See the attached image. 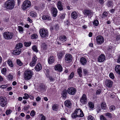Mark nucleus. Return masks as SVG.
I'll return each instance as SVG.
<instances>
[{
  "label": "nucleus",
  "mask_w": 120,
  "mask_h": 120,
  "mask_svg": "<svg viewBox=\"0 0 120 120\" xmlns=\"http://www.w3.org/2000/svg\"><path fill=\"white\" fill-rule=\"evenodd\" d=\"M88 105L89 107L91 109H93L94 107V104L91 102H89Z\"/></svg>",
  "instance_id": "obj_43"
},
{
  "label": "nucleus",
  "mask_w": 120,
  "mask_h": 120,
  "mask_svg": "<svg viewBox=\"0 0 120 120\" xmlns=\"http://www.w3.org/2000/svg\"><path fill=\"white\" fill-rule=\"evenodd\" d=\"M18 29L20 33H22L23 32V29L21 26H19L18 27Z\"/></svg>",
  "instance_id": "obj_34"
},
{
  "label": "nucleus",
  "mask_w": 120,
  "mask_h": 120,
  "mask_svg": "<svg viewBox=\"0 0 120 120\" xmlns=\"http://www.w3.org/2000/svg\"><path fill=\"white\" fill-rule=\"evenodd\" d=\"M56 30V31H57L59 30V26L58 24H56L55 25Z\"/></svg>",
  "instance_id": "obj_63"
},
{
  "label": "nucleus",
  "mask_w": 120,
  "mask_h": 120,
  "mask_svg": "<svg viewBox=\"0 0 120 120\" xmlns=\"http://www.w3.org/2000/svg\"><path fill=\"white\" fill-rule=\"evenodd\" d=\"M99 23L97 19L94 20L93 22V24L95 26H98Z\"/></svg>",
  "instance_id": "obj_33"
},
{
  "label": "nucleus",
  "mask_w": 120,
  "mask_h": 120,
  "mask_svg": "<svg viewBox=\"0 0 120 120\" xmlns=\"http://www.w3.org/2000/svg\"><path fill=\"white\" fill-rule=\"evenodd\" d=\"M7 63L9 66L11 67H13V65L11 60H8L7 61Z\"/></svg>",
  "instance_id": "obj_37"
},
{
  "label": "nucleus",
  "mask_w": 120,
  "mask_h": 120,
  "mask_svg": "<svg viewBox=\"0 0 120 120\" xmlns=\"http://www.w3.org/2000/svg\"><path fill=\"white\" fill-rule=\"evenodd\" d=\"M108 13L106 12H104L103 13L102 15V18H105L108 15Z\"/></svg>",
  "instance_id": "obj_45"
},
{
  "label": "nucleus",
  "mask_w": 120,
  "mask_h": 120,
  "mask_svg": "<svg viewBox=\"0 0 120 120\" xmlns=\"http://www.w3.org/2000/svg\"><path fill=\"white\" fill-rule=\"evenodd\" d=\"M67 92V90H64L63 91L62 95L63 99H65L66 98Z\"/></svg>",
  "instance_id": "obj_25"
},
{
  "label": "nucleus",
  "mask_w": 120,
  "mask_h": 120,
  "mask_svg": "<svg viewBox=\"0 0 120 120\" xmlns=\"http://www.w3.org/2000/svg\"><path fill=\"white\" fill-rule=\"evenodd\" d=\"M5 7L8 9H11L14 7L15 2L14 0H8L5 3Z\"/></svg>",
  "instance_id": "obj_3"
},
{
  "label": "nucleus",
  "mask_w": 120,
  "mask_h": 120,
  "mask_svg": "<svg viewBox=\"0 0 120 120\" xmlns=\"http://www.w3.org/2000/svg\"><path fill=\"white\" fill-rule=\"evenodd\" d=\"M33 51L36 52H38V51L37 49V47L36 46L34 45L32 47V48Z\"/></svg>",
  "instance_id": "obj_46"
},
{
  "label": "nucleus",
  "mask_w": 120,
  "mask_h": 120,
  "mask_svg": "<svg viewBox=\"0 0 120 120\" xmlns=\"http://www.w3.org/2000/svg\"><path fill=\"white\" fill-rule=\"evenodd\" d=\"M23 47L22 44L21 43H18L16 45V48L21 49Z\"/></svg>",
  "instance_id": "obj_38"
},
{
  "label": "nucleus",
  "mask_w": 120,
  "mask_h": 120,
  "mask_svg": "<svg viewBox=\"0 0 120 120\" xmlns=\"http://www.w3.org/2000/svg\"><path fill=\"white\" fill-rule=\"evenodd\" d=\"M24 96H23V98L24 99H27L29 98V95L26 93H25L24 94Z\"/></svg>",
  "instance_id": "obj_49"
},
{
  "label": "nucleus",
  "mask_w": 120,
  "mask_h": 120,
  "mask_svg": "<svg viewBox=\"0 0 120 120\" xmlns=\"http://www.w3.org/2000/svg\"><path fill=\"white\" fill-rule=\"evenodd\" d=\"M33 75V71L31 70H26L24 74V78L26 80H29L32 78Z\"/></svg>",
  "instance_id": "obj_2"
},
{
  "label": "nucleus",
  "mask_w": 120,
  "mask_h": 120,
  "mask_svg": "<svg viewBox=\"0 0 120 120\" xmlns=\"http://www.w3.org/2000/svg\"><path fill=\"white\" fill-rule=\"evenodd\" d=\"M65 14H61L60 15V17L61 19H64L65 18Z\"/></svg>",
  "instance_id": "obj_57"
},
{
  "label": "nucleus",
  "mask_w": 120,
  "mask_h": 120,
  "mask_svg": "<svg viewBox=\"0 0 120 120\" xmlns=\"http://www.w3.org/2000/svg\"><path fill=\"white\" fill-rule=\"evenodd\" d=\"M55 69L56 70L61 72L62 71V68L61 65L59 64L56 65L55 67Z\"/></svg>",
  "instance_id": "obj_16"
},
{
  "label": "nucleus",
  "mask_w": 120,
  "mask_h": 120,
  "mask_svg": "<svg viewBox=\"0 0 120 120\" xmlns=\"http://www.w3.org/2000/svg\"><path fill=\"white\" fill-rule=\"evenodd\" d=\"M31 44V42H25L24 43L25 46L26 47H29L30 46Z\"/></svg>",
  "instance_id": "obj_50"
},
{
  "label": "nucleus",
  "mask_w": 120,
  "mask_h": 120,
  "mask_svg": "<svg viewBox=\"0 0 120 120\" xmlns=\"http://www.w3.org/2000/svg\"><path fill=\"white\" fill-rule=\"evenodd\" d=\"M100 119L101 120H106V118L103 115L100 116Z\"/></svg>",
  "instance_id": "obj_60"
},
{
  "label": "nucleus",
  "mask_w": 120,
  "mask_h": 120,
  "mask_svg": "<svg viewBox=\"0 0 120 120\" xmlns=\"http://www.w3.org/2000/svg\"><path fill=\"white\" fill-rule=\"evenodd\" d=\"M115 70L116 72L118 74H120V65H118L115 67Z\"/></svg>",
  "instance_id": "obj_23"
},
{
  "label": "nucleus",
  "mask_w": 120,
  "mask_h": 120,
  "mask_svg": "<svg viewBox=\"0 0 120 120\" xmlns=\"http://www.w3.org/2000/svg\"><path fill=\"white\" fill-rule=\"evenodd\" d=\"M38 36L37 34H32L31 36L32 39H36L38 38Z\"/></svg>",
  "instance_id": "obj_35"
},
{
  "label": "nucleus",
  "mask_w": 120,
  "mask_h": 120,
  "mask_svg": "<svg viewBox=\"0 0 120 120\" xmlns=\"http://www.w3.org/2000/svg\"><path fill=\"white\" fill-rule=\"evenodd\" d=\"M12 111L11 110L9 109L7 110L6 111V114L7 115H8L9 114H10L11 113V112Z\"/></svg>",
  "instance_id": "obj_58"
},
{
  "label": "nucleus",
  "mask_w": 120,
  "mask_h": 120,
  "mask_svg": "<svg viewBox=\"0 0 120 120\" xmlns=\"http://www.w3.org/2000/svg\"><path fill=\"white\" fill-rule=\"evenodd\" d=\"M7 77L9 80H11L13 79V76L12 74L10 73L8 75Z\"/></svg>",
  "instance_id": "obj_36"
},
{
  "label": "nucleus",
  "mask_w": 120,
  "mask_h": 120,
  "mask_svg": "<svg viewBox=\"0 0 120 120\" xmlns=\"http://www.w3.org/2000/svg\"><path fill=\"white\" fill-rule=\"evenodd\" d=\"M88 120H95V119L93 116L91 115H89L88 117Z\"/></svg>",
  "instance_id": "obj_51"
},
{
  "label": "nucleus",
  "mask_w": 120,
  "mask_h": 120,
  "mask_svg": "<svg viewBox=\"0 0 120 120\" xmlns=\"http://www.w3.org/2000/svg\"><path fill=\"white\" fill-rule=\"evenodd\" d=\"M51 11L53 16L54 17H56L57 15V9L54 7H52L51 8Z\"/></svg>",
  "instance_id": "obj_14"
},
{
  "label": "nucleus",
  "mask_w": 120,
  "mask_h": 120,
  "mask_svg": "<svg viewBox=\"0 0 120 120\" xmlns=\"http://www.w3.org/2000/svg\"><path fill=\"white\" fill-rule=\"evenodd\" d=\"M13 34L12 32H4L3 34L4 38L6 39L10 40L13 37Z\"/></svg>",
  "instance_id": "obj_5"
},
{
  "label": "nucleus",
  "mask_w": 120,
  "mask_h": 120,
  "mask_svg": "<svg viewBox=\"0 0 120 120\" xmlns=\"http://www.w3.org/2000/svg\"><path fill=\"white\" fill-rule=\"evenodd\" d=\"M63 55V53L61 52H59L57 54V56L59 59L61 58Z\"/></svg>",
  "instance_id": "obj_41"
},
{
  "label": "nucleus",
  "mask_w": 120,
  "mask_h": 120,
  "mask_svg": "<svg viewBox=\"0 0 120 120\" xmlns=\"http://www.w3.org/2000/svg\"><path fill=\"white\" fill-rule=\"evenodd\" d=\"M60 41L63 43V42H64L66 40L67 38L65 36L62 35L60 37Z\"/></svg>",
  "instance_id": "obj_24"
},
{
  "label": "nucleus",
  "mask_w": 120,
  "mask_h": 120,
  "mask_svg": "<svg viewBox=\"0 0 120 120\" xmlns=\"http://www.w3.org/2000/svg\"><path fill=\"white\" fill-rule=\"evenodd\" d=\"M84 74L88 75V72L87 69H84L83 70Z\"/></svg>",
  "instance_id": "obj_54"
},
{
  "label": "nucleus",
  "mask_w": 120,
  "mask_h": 120,
  "mask_svg": "<svg viewBox=\"0 0 120 120\" xmlns=\"http://www.w3.org/2000/svg\"><path fill=\"white\" fill-rule=\"evenodd\" d=\"M49 80L51 81H55V79L54 77L52 76H50L49 77Z\"/></svg>",
  "instance_id": "obj_59"
},
{
  "label": "nucleus",
  "mask_w": 120,
  "mask_h": 120,
  "mask_svg": "<svg viewBox=\"0 0 120 120\" xmlns=\"http://www.w3.org/2000/svg\"><path fill=\"white\" fill-rule=\"evenodd\" d=\"M78 17V15L76 12L73 11L71 14V17L73 19H75L77 18Z\"/></svg>",
  "instance_id": "obj_19"
},
{
  "label": "nucleus",
  "mask_w": 120,
  "mask_h": 120,
  "mask_svg": "<svg viewBox=\"0 0 120 120\" xmlns=\"http://www.w3.org/2000/svg\"><path fill=\"white\" fill-rule=\"evenodd\" d=\"M31 5L30 1L28 0H26L23 3L22 6L23 10H25Z\"/></svg>",
  "instance_id": "obj_4"
},
{
  "label": "nucleus",
  "mask_w": 120,
  "mask_h": 120,
  "mask_svg": "<svg viewBox=\"0 0 120 120\" xmlns=\"http://www.w3.org/2000/svg\"><path fill=\"white\" fill-rule=\"evenodd\" d=\"M21 51V49L16 48L13 52V54L15 55H18L20 53Z\"/></svg>",
  "instance_id": "obj_18"
},
{
  "label": "nucleus",
  "mask_w": 120,
  "mask_h": 120,
  "mask_svg": "<svg viewBox=\"0 0 120 120\" xmlns=\"http://www.w3.org/2000/svg\"><path fill=\"white\" fill-rule=\"evenodd\" d=\"M67 91L69 94L73 95L76 93V89L74 87H70L68 89Z\"/></svg>",
  "instance_id": "obj_10"
},
{
  "label": "nucleus",
  "mask_w": 120,
  "mask_h": 120,
  "mask_svg": "<svg viewBox=\"0 0 120 120\" xmlns=\"http://www.w3.org/2000/svg\"><path fill=\"white\" fill-rule=\"evenodd\" d=\"M54 61V58L52 56H51L49 58L48 60V62L49 64L53 63Z\"/></svg>",
  "instance_id": "obj_21"
},
{
  "label": "nucleus",
  "mask_w": 120,
  "mask_h": 120,
  "mask_svg": "<svg viewBox=\"0 0 120 120\" xmlns=\"http://www.w3.org/2000/svg\"><path fill=\"white\" fill-rule=\"evenodd\" d=\"M105 115L108 118L111 119L112 117V115L111 113H110L108 112L105 113Z\"/></svg>",
  "instance_id": "obj_30"
},
{
  "label": "nucleus",
  "mask_w": 120,
  "mask_h": 120,
  "mask_svg": "<svg viewBox=\"0 0 120 120\" xmlns=\"http://www.w3.org/2000/svg\"><path fill=\"white\" fill-rule=\"evenodd\" d=\"M115 107L113 105L110 106L109 108V110L111 111H112L114 110H115Z\"/></svg>",
  "instance_id": "obj_48"
},
{
  "label": "nucleus",
  "mask_w": 120,
  "mask_h": 120,
  "mask_svg": "<svg viewBox=\"0 0 120 120\" xmlns=\"http://www.w3.org/2000/svg\"><path fill=\"white\" fill-rule=\"evenodd\" d=\"M1 73L4 75L6 74V69L5 68H3L1 71Z\"/></svg>",
  "instance_id": "obj_42"
},
{
  "label": "nucleus",
  "mask_w": 120,
  "mask_h": 120,
  "mask_svg": "<svg viewBox=\"0 0 120 120\" xmlns=\"http://www.w3.org/2000/svg\"><path fill=\"white\" fill-rule=\"evenodd\" d=\"M37 60V58L36 56H34L32 58V61L36 63Z\"/></svg>",
  "instance_id": "obj_56"
},
{
  "label": "nucleus",
  "mask_w": 120,
  "mask_h": 120,
  "mask_svg": "<svg viewBox=\"0 0 120 120\" xmlns=\"http://www.w3.org/2000/svg\"><path fill=\"white\" fill-rule=\"evenodd\" d=\"M16 63L18 65L21 66L23 65V63L19 59H17L16 60Z\"/></svg>",
  "instance_id": "obj_40"
},
{
  "label": "nucleus",
  "mask_w": 120,
  "mask_h": 120,
  "mask_svg": "<svg viewBox=\"0 0 120 120\" xmlns=\"http://www.w3.org/2000/svg\"><path fill=\"white\" fill-rule=\"evenodd\" d=\"M37 14L34 11H31L30 13V16L32 17H36L37 16Z\"/></svg>",
  "instance_id": "obj_29"
},
{
  "label": "nucleus",
  "mask_w": 120,
  "mask_h": 120,
  "mask_svg": "<svg viewBox=\"0 0 120 120\" xmlns=\"http://www.w3.org/2000/svg\"><path fill=\"white\" fill-rule=\"evenodd\" d=\"M101 106L102 109H106L107 108L106 103L104 102H103L101 103Z\"/></svg>",
  "instance_id": "obj_28"
},
{
  "label": "nucleus",
  "mask_w": 120,
  "mask_h": 120,
  "mask_svg": "<svg viewBox=\"0 0 120 120\" xmlns=\"http://www.w3.org/2000/svg\"><path fill=\"white\" fill-rule=\"evenodd\" d=\"M112 4V1H109L107 4V5L109 7L111 6Z\"/></svg>",
  "instance_id": "obj_64"
},
{
  "label": "nucleus",
  "mask_w": 120,
  "mask_h": 120,
  "mask_svg": "<svg viewBox=\"0 0 120 120\" xmlns=\"http://www.w3.org/2000/svg\"><path fill=\"white\" fill-rule=\"evenodd\" d=\"M109 76L111 79H113L114 78V76L113 74L112 73H110L109 74Z\"/></svg>",
  "instance_id": "obj_52"
},
{
  "label": "nucleus",
  "mask_w": 120,
  "mask_h": 120,
  "mask_svg": "<svg viewBox=\"0 0 120 120\" xmlns=\"http://www.w3.org/2000/svg\"><path fill=\"white\" fill-rule=\"evenodd\" d=\"M57 6L59 10L61 11L63 10V8L61 4V2L60 1H59L57 2Z\"/></svg>",
  "instance_id": "obj_20"
},
{
  "label": "nucleus",
  "mask_w": 120,
  "mask_h": 120,
  "mask_svg": "<svg viewBox=\"0 0 120 120\" xmlns=\"http://www.w3.org/2000/svg\"><path fill=\"white\" fill-rule=\"evenodd\" d=\"M77 71L79 76L81 77L82 76V71L81 68H78L77 70Z\"/></svg>",
  "instance_id": "obj_32"
},
{
  "label": "nucleus",
  "mask_w": 120,
  "mask_h": 120,
  "mask_svg": "<svg viewBox=\"0 0 120 120\" xmlns=\"http://www.w3.org/2000/svg\"><path fill=\"white\" fill-rule=\"evenodd\" d=\"M39 33L40 36L42 38H45L48 35V31L45 29L42 28L41 29Z\"/></svg>",
  "instance_id": "obj_6"
},
{
  "label": "nucleus",
  "mask_w": 120,
  "mask_h": 120,
  "mask_svg": "<svg viewBox=\"0 0 120 120\" xmlns=\"http://www.w3.org/2000/svg\"><path fill=\"white\" fill-rule=\"evenodd\" d=\"M58 108V105L57 104H54L52 107V109L53 110L55 111H56L57 110Z\"/></svg>",
  "instance_id": "obj_39"
},
{
  "label": "nucleus",
  "mask_w": 120,
  "mask_h": 120,
  "mask_svg": "<svg viewBox=\"0 0 120 120\" xmlns=\"http://www.w3.org/2000/svg\"><path fill=\"white\" fill-rule=\"evenodd\" d=\"M84 114L82 111L80 109H77L72 114L71 117L73 119H75L77 117H82Z\"/></svg>",
  "instance_id": "obj_1"
},
{
  "label": "nucleus",
  "mask_w": 120,
  "mask_h": 120,
  "mask_svg": "<svg viewBox=\"0 0 120 120\" xmlns=\"http://www.w3.org/2000/svg\"><path fill=\"white\" fill-rule=\"evenodd\" d=\"M96 40L97 43L98 45L101 44L104 41L103 37L101 35H99L97 37Z\"/></svg>",
  "instance_id": "obj_9"
},
{
  "label": "nucleus",
  "mask_w": 120,
  "mask_h": 120,
  "mask_svg": "<svg viewBox=\"0 0 120 120\" xmlns=\"http://www.w3.org/2000/svg\"><path fill=\"white\" fill-rule=\"evenodd\" d=\"M71 55L69 54H67L65 56V60L66 63H68L71 62L72 60Z\"/></svg>",
  "instance_id": "obj_11"
},
{
  "label": "nucleus",
  "mask_w": 120,
  "mask_h": 120,
  "mask_svg": "<svg viewBox=\"0 0 120 120\" xmlns=\"http://www.w3.org/2000/svg\"><path fill=\"white\" fill-rule=\"evenodd\" d=\"M36 112H35L34 110H32L30 112V116L33 117L36 114Z\"/></svg>",
  "instance_id": "obj_47"
},
{
  "label": "nucleus",
  "mask_w": 120,
  "mask_h": 120,
  "mask_svg": "<svg viewBox=\"0 0 120 120\" xmlns=\"http://www.w3.org/2000/svg\"><path fill=\"white\" fill-rule=\"evenodd\" d=\"M7 86L6 85H3L1 86H0V88H1L2 89H5L7 87Z\"/></svg>",
  "instance_id": "obj_61"
},
{
  "label": "nucleus",
  "mask_w": 120,
  "mask_h": 120,
  "mask_svg": "<svg viewBox=\"0 0 120 120\" xmlns=\"http://www.w3.org/2000/svg\"><path fill=\"white\" fill-rule=\"evenodd\" d=\"M117 60V62L118 63H120V55L118 56Z\"/></svg>",
  "instance_id": "obj_62"
},
{
  "label": "nucleus",
  "mask_w": 120,
  "mask_h": 120,
  "mask_svg": "<svg viewBox=\"0 0 120 120\" xmlns=\"http://www.w3.org/2000/svg\"><path fill=\"white\" fill-rule=\"evenodd\" d=\"M39 88L41 90H45L46 86L44 84H41Z\"/></svg>",
  "instance_id": "obj_31"
},
{
  "label": "nucleus",
  "mask_w": 120,
  "mask_h": 120,
  "mask_svg": "<svg viewBox=\"0 0 120 120\" xmlns=\"http://www.w3.org/2000/svg\"><path fill=\"white\" fill-rule=\"evenodd\" d=\"M0 105L2 107H4L6 105L7 103L6 99L5 97L2 96L0 97Z\"/></svg>",
  "instance_id": "obj_12"
},
{
  "label": "nucleus",
  "mask_w": 120,
  "mask_h": 120,
  "mask_svg": "<svg viewBox=\"0 0 120 120\" xmlns=\"http://www.w3.org/2000/svg\"><path fill=\"white\" fill-rule=\"evenodd\" d=\"M113 82L110 79H107L105 82V85L107 87L110 88L112 86Z\"/></svg>",
  "instance_id": "obj_13"
},
{
  "label": "nucleus",
  "mask_w": 120,
  "mask_h": 120,
  "mask_svg": "<svg viewBox=\"0 0 120 120\" xmlns=\"http://www.w3.org/2000/svg\"><path fill=\"white\" fill-rule=\"evenodd\" d=\"M42 66L41 64L40 63H38L36 66L35 69L37 71H39L40 70Z\"/></svg>",
  "instance_id": "obj_22"
},
{
  "label": "nucleus",
  "mask_w": 120,
  "mask_h": 120,
  "mask_svg": "<svg viewBox=\"0 0 120 120\" xmlns=\"http://www.w3.org/2000/svg\"><path fill=\"white\" fill-rule=\"evenodd\" d=\"M36 63L32 61L30 63V65L31 67L34 66L35 65Z\"/></svg>",
  "instance_id": "obj_53"
},
{
  "label": "nucleus",
  "mask_w": 120,
  "mask_h": 120,
  "mask_svg": "<svg viewBox=\"0 0 120 120\" xmlns=\"http://www.w3.org/2000/svg\"><path fill=\"white\" fill-rule=\"evenodd\" d=\"M74 72H72L68 77V79H72L74 76Z\"/></svg>",
  "instance_id": "obj_55"
},
{
  "label": "nucleus",
  "mask_w": 120,
  "mask_h": 120,
  "mask_svg": "<svg viewBox=\"0 0 120 120\" xmlns=\"http://www.w3.org/2000/svg\"><path fill=\"white\" fill-rule=\"evenodd\" d=\"M80 61L82 64L84 65L86 64L87 61L85 58L82 57L80 59Z\"/></svg>",
  "instance_id": "obj_26"
},
{
  "label": "nucleus",
  "mask_w": 120,
  "mask_h": 120,
  "mask_svg": "<svg viewBox=\"0 0 120 120\" xmlns=\"http://www.w3.org/2000/svg\"><path fill=\"white\" fill-rule=\"evenodd\" d=\"M42 18L43 20H49L51 19V17L48 15H44L42 17Z\"/></svg>",
  "instance_id": "obj_27"
},
{
  "label": "nucleus",
  "mask_w": 120,
  "mask_h": 120,
  "mask_svg": "<svg viewBox=\"0 0 120 120\" xmlns=\"http://www.w3.org/2000/svg\"><path fill=\"white\" fill-rule=\"evenodd\" d=\"M39 116L41 118V120H46V118L42 114H40Z\"/></svg>",
  "instance_id": "obj_44"
},
{
  "label": "nucleus",
  "mask_w": 120,
  "mask_h": 120,
  "mask_svg": "<svg viewBox=\"0 0 120 120\" xmlns=\"http://www.w3.org/2000/svg\"><path fill=\"white\" fill-rule=\"evenodd\" d=\"M80 101L81 104L82 105L86 104L87 103V100L86 95L85 94H83L81 98Z\"/></svg>",
  "instance_id": "obj_8"
},
{
  "label": "nucleus",
  "mask_w": 120,
  "mask_h": 120,
  "mask_svg": "<svg viewBox=\"0 0 120 120\" xmlns=\"http://www.w3.org/2000/svg\"><path fill=\"white\" fill-rule=\"evenodd\" d=\"M65 105L67 107L70 108L72 106V103L71 101L69 100L66 101L64 102Z\"/></svg>",
  "instance_id": "obj_15"
},
{
  "label": "nucleus",
  "mask_w": 120,
  "mask_h": 120,
  "mask_svg": "<svg viewBox=\"0 0 120 120\" xmlns=\"http://www.w3.org/2000/svg\"><path fill=\"white\" fill-rule=\"evenodd\" d=\"M105 59V56L104 54H101L99 56L98 59V61L99 62H101L104 61Z\"/></svg>",
  "instance_id": "obj_17"
},
{
  "label": "nucleus",
  "mask_w": 120,
  "mask_h": 120,
  "mask_svg": "<svg viewBox=\"0 0 120 120\" xmlns=\"http://www.w3.org/2000/svg\"><path fill=\"white\" fill-rule=\"evenodd\" d=\"M83 13L84 15L87 16L89 17H91L93 15V11L90 10L88 9H84L83 10Z\"/></svg>",
  "instance_id": "obj_7"
}]
</instances>
